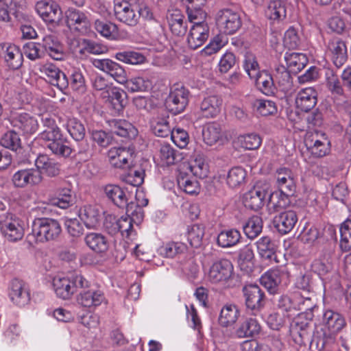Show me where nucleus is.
Wrapping results in <instances>:
<instances>
[{
	"mask_svg": "<svg viewBox=\"0 0 351 351\" xmlns=\"http://www.w3.org/2000/svg\"><path fill=\"white\" fill-rule=\"evenodd\" d=\"M62 233L59 221L51 218H36L32 225V232L26 237V242L31 247L37 244L56 241Z\"/></svg>",
	"mask_w": 351,
	"mask_h": 351,
	"instance_id": "obj_1",
	"label": "nucleus"
},
{
	"mask_svg": "<svg viewBox=\"0 0 351 351\" xmlns=\"http://www.w3.org/2000/svg\"><path fill=\"white\" fill-rule=\"evenodd\" d=\"M144 12H146V18H152V14L147 8L138 10L136 3L125 0L114 1L115 19L128 26H135L138 23L141 15L144 16Z\"/></svg>",
	"mask_w": 351,
	"mask_h": 351,
	"instance_id": "obj_2",
	"label": "nucleus"
},
{
	"mask_svg": "<svg viewBox=\"0 0 351 351\" xmlns=\"http://www.w3.org/2000/svg\"><path fill=\"white\" fill-rule=\"evenodd\" d=\"M304 142L307 151L313 158H323L330 152V141L324 132L317 130L307 132Z\"/></svg>",
	"mask_w": 351,
	"mask_h": 351,
	"instance_id": "obj_3",
	"label": "nucleus"
},
{
	"mask_svg": "<svg viewBox=\"0 0 351 351\" xmlns=\"http://www.w3.org/2000/svg\"><path fill=\"white\" fill-rule=\"evenodd\" d=\"M89 282L82 275H75L72 279L54 278L53 287L56 295L63 300H68L77 291L78 289L88 287Z\"/></svg>",
	"mask_w": 351,
	"mask_h": 351,
	"instance_id": "obj_4",
	"label": "nucleus"
},
{
	"mask_svg": "<svg viewBox=\"0 0 351 351\" xmlns=\"http://www.w3.org/2000/svg\"><path fill=\"white\" fill-rule=\"evenodd\" d=\"M290 276L291 273L287 266H279L265 272L261 278V282L269 291L275 293L280 285L289 283Z\"/></svg>",
	"mask_w": 351,
	"mask_h": 351,
	"instance_id": "obj_5",
	"label": "nucleus"
},
{
	"mask_svg": "<svg viewBox=\"0 0 351 351\" xmlns=\"http://www.w3.org/2000/svg\"><path fill=\"white\" fill-rule=\"evenodd\" d=\"M39 137L44 141H50L48 147L57 156L66 158L73 152L70 141L64 136L61 130L53 131L51 133L41 132Z\"/></svg>",
	"mask_w": 351,
	"mask_h": 351,
	"instance_id": "obj_6",
	"label": "nucleus"
},
{
	"mask_svg": "<svg viewBox=\"0 0 351 351\" xmlns=\"http://www.w3.org/2000/svg\"><path fill=\"white\" fill-rule=\"evenodd\" d=\"M0 230L7 240L15 242L24 236V223L14 215L8 213L0 221Z\"/></svg>",
	"mask_w": 351,
	"mask_h": 351,
	"instance_id": "obj_7",
	"label": "nucleus"
},
{
	"mask_svg": "<svg viewBox=\"0 0 351 351\" xmlns=\"http://www.w3.org/2000/svg\"><path fill=\"white\" fill-rule=\"evenodd\" d=\"M109 163L117 169H126L132 165L135 157L133 147H113L107 153Z\"/></svg>",
	"mask_w": 351,
	"mask_h": 351,
	"instance_id": "obj_8",
	"label": "nucleus"
},
{
	"mask_svg": "<svg viewBox=\"0 0 351 351\" xmlns=\"http://www.w3.org/2000/svg\"><path fill=\"white\" fill-rule=\"evenodd\" d=\"M66 26L81 34H86L90 29V21L88 12L77 8H69L64 13Z\"/></svg>",
	"mask_w": 351,
	"mask_h": 351,
	"instance_id": "obj_9",
	"label": "nucleus"
},
{
	"mask_svg": "<svg viewBox=\"0 0 351 351\" xmlns=\"http://www.w3.org/2000/svg\"><path fill=\"white\" fill-rule=\"evenodd\" d=\"M216 25L221 33L234 34L241 26L239 14L231 9H223L218 12Z\"/></svg>",
	"mask_w": 351,
	"mask_h": 351,
	"instance_id": "obj_10",
	"label": "nucleus"
},
{
	"mask_svg": "<svg viewBox=\"0 0 351 351\" xmlns=\"http://www.w3.org/2000/svg\"><path fill=\"white\" fill-rule=\"evenodd\" d=\"M189 91L182 85L175 84L166 99L167 108L177 114L184 111L189 103Z\"/></svg>",
	"mask_w": 351,
	"mask_h": 351,
	"instance_id": "obj_11",
	"label": "nucleus"
},
{
	"mask_svg": "<svg viewBox=\"0 0 351 351\" xmlns=\"http://www.w3.org/2000/svg\"><path fill=\"white\" fill-rule=\"evenodd\" d=\"M233 271L234 267L231 261L227 258H221L212 264L208 278L212 283H224L230 279Z\"/></svg>",
	"mask_w": 351,
	"mask_h": 351,
	"instance_id": "obj_12",
	"label": "nucleus"
},
{
	"mask_svg": "<svg viewBox=\"0 0 351 351\" xmlns=\"http://www.w3.org/2000/svg\"><path fill=\"white\" fill-rule=\"evenodd\" d=\"M36 10L46 23L58 25L62 19L61 9L53 0L38 1L36 4Z\"/></svg>",
	"mask_w": 351,
	"mask_h": 351,
	"instance_id": "obj_13",
	"label": "nucleus"
},
{
	"mask_svg": "<svg viewBox=\"0 0 351 351\" xmlns=\"http://www.w3.org/2000/svg\"><path fill=\"white\" fill-rule=\"evenodd\" d=\"M43 180L41 172L35 168L21 169L12 176V182L15 187L25 188L38 185Z\"/></svg>",
	"mask_w": 351,
	"mask_h": 351,
	"instance_id": "obj_14",
	"label": "nucleus"
},
{
	"mask_svg": "<svg viewBox=\"0 0 351 351\" xmlns=\"http://www.w3.org/2000/svg\"><path fill=\"white\" fill-rule=\"evenodd\" d=\"M93 66L106 73L112 77L117 83L124 84L126 82L127 73L124 68L117 62L110 59H94Z\"/></svg>",
	"mask_w": 351,
	"mask_h": 351,
	"instance_id": "obj_15",
	"label": "nucleus"
},
{
	"mask_svg": "<svg viewBox=\"0 0 351 351\" xmlns=\"http://www.w3.org/2000/svg\"><path fill=\"white\" fill-rule=\"evenodd\" d=\"M243 295L245 300V304L248 309H250L253 314L259 312L264 306L265 293L256 285H247L243 289Z\"/></svg>",
	"mask_w": 351,
	"mask_h": 351,
	"instance_id": "obj_16",
	"label": "nucleus"
},
{
	"mask_svg": "<svg viewBox=\"0 0 351 351\" xmlns=\"http://www.w3.org/2000/svg\"><path fill=\"white\" fill-rule=\"evenodd\" d=\"M104 192L108 198L117 207L125 208L127 215H134V211L133 210L134 203H128V199L123 189L118 185L108 184L105 186Z\"/></svg>",
	"mask_w": 351,
	"mask_h": 351,
	"instance_id": "obj_17",
	"label": "nucleus"
},
{
	"mask_svg": "<svg viewBox=\"0 0 351 351\" xmlns=\"http://www.w3.org/2000/svg\"><path fill=\"white\" fill-rule=\"evenodd\" d=\"M8 297L14 305L22 307L30 301L29 290L23 280L14 279L8 287Z\"/></svg>",
	"mask_w": 351,
	"mask_h": 351,
	"instance_id": "obj_18",
	"label": "nucleus"
},
{
	"mask_svg": "<svg viewBox=\"0 0 351 351\" xmlns=\"http://www.w3.org/2000/svg\"><path fill=\"white\" fill-rule=\"evenodd\" d=\"M82 290L77 296V302L85 308H95L106 301L104 293L99 289L88 287Z\"/></svg>",
	"mask_w": 351,
	"mask_h": 351,
	"instance_id": "obj_19",
	"label": "nucleus"
},
{
	"mask_svg": "<svg viewBox=\"0 0 351 351\" xmlns=\"http://www.w3.org/2000/svg\"><path fill=\"white\" fill-rule=\"evenodd\" d=\"M39 70L51 85L61 90L68 88L69 82L66 75L56 65L47 62L41 65Z\"/></svg>",
	"mask_w": 351,
	"mask_h": 351,
	"instance_id": "obj_20",
	"label": "nucleus"
},
{
	"mask_svg": "<svg viewBox=\"0 0 351 351\" xmlns=\"http://www.w3.org/2000/svg\"><path fill=\"white\" fill-rule=\"evenodd\" d=\"M267 195V187L257 184L244 194L243 204L246 208L258 210L265 205Z\"/></svg>",
	"mask_w": 351,
	"mask_h": 351,
	"instance_id": "obj_21",
	"label": "nucleus"
},
{
	"mask_svg": "<svg viewBox=\"0 0 351 351\" xmlns=\"http://www.w3.org/2000/svg\"><path fill=\"white\" fill-rule=\"evenodd\" d=\"M327 51L337 68H341L348 60L347 47L338 37H332L327 44Z\"/></svg>",
	"mask_w": 351,
	"mask_h": 351,
	"instance_id": "obj_22",
	"label": "nucleus"
},
{
	"mask_svg": "<svg viewBox=\"0 0 351 351\" xmlns=\"http://www.w3.org/2000/svg\"><path fill=\"white\" fill-rule=\"evenodd\" d=\"M326 85L337 105L343 106L348 104V96L345 93L343 84L332 71L326 74Z\"/></svg>",
	"mask_w": 351,
	"mask_h": 351,
	"instance_id": "obj_23",
	"label": "nucleus"
},
{
	"mask_svg": "<svg viewBox=\"0 0 351 351\" xmlns=\"http://www.w3.org/2000/svg\"><path fill=\"white\" fill-rule=\"evenodd\" d=\"M12 124L13 127L19 129L24 135H32L39 128L37 117L27 112L16 114L13 117Z\"/></svg>",
	"mask_w": 351,
	"mask_h": 351,
	"instance_id": "obj_24",
	"label": "nucleus"
},
{
	"mask_svg": "<svg viewBox=\"0 0 351 351\" xmlns=\"http://www.w3.org/2000/svg\"><path fill=\"white\" fill-rule=\"evenodd\" d=\"M322 324L329 334L332 335H337L346 326L344 317L339 313L330 309L324 311Z\"/></svg>",
	"mask_w": 351,
	"mask_h": 351,
	"instance_id": "obj_25",
	"label": "nucleus"
},
{
	"mask_svg": "<svg viewBox=\"0 0 351 351\" xmlns=\"http://www.w3.org/2000/svg\"><path fill=\"white\" fill-rule=\"evenodd\" d=\"M208 36V25H193L187 36V45L190 49H197L204 44Z\"/></svg>",
	"mask_w": 351,
	"mask_h": 351,
	"instance_id": "obj_26",
	"label": "nucleus"
},
{
	"mask_svg": "<svg viewBox=\"0 0 351 351\" xmlns=\"http://www.w3.org/2000/svg\"><path fill=\"white\" fill-rule=\"evenodd\" d=\"M125 87L130 93L149 92L154 86V78L147 74H141L126 78Z\"/></svg>",
	"mask_w": 351,
	"mask_h": 351,
	"instance_id": "obj_27",
	"label": "nucleus"
},
{
	"mask_svg": "<svg viewBox=\"0 0 351 351\" xmlns=\"http://www.w3.org/2000/svg\"><path fill=\"white\" fill-rule=\"evenodd\" d=\"M317 103V93L313 87H307L301 89L297 94L295 105L298 109L308 112L312 110Z\"/></svg>",
	"mask_w": 351,
	"mask_h": 351,
	"instance_id": "obj_28",
	"label": "nucleus"
},
{
	"mask_svg": "<svg viewBox=\"0 0 351 351\" xmlns=\"http://www.w3.org/2000/svg\"><path fill=\"white\" fill-rule=\"evenodd\" d=\"M298 221L295 211L292 210H285L276 216L274 223L276 228L282 234L290 232Z\"/></svg>",
	"mask_w": 351,
	"mask_h": 351,
	"instance_id": "obj_29",
	"label": "nucleus"
},
{
	"mask_svg": "<svg viewBox=\"0 0 351 351\" xmlns=\"http://www.w3.org/2000/svg\"><path fill=\"white\" fill-rule=\"evenodd\" d=\"M276 184L279 190L294 194L296 189L293 172L287 167H280L276 172Z\"/></svg>",
	"mask_w": 351,
	"mask_h": 351,
	"instance_id": "obj_30",
	"label": "nucleus"
},
{
	"mask_svg": "<svg viewBox=\"0 0 351 351\" xmlns=\"http://www.w3.org/2000/svg\"><path fill=\"white\" fill-rule=\"evenodd\" d=\"M168 25L171 33L176 36H182L187 29V21L179 10H173L167 16Z\"/></svg>",
	"mask_w": 351,
	"mask_h": 351,
	"instance_id": "obj_31",
	"label": "nucleus"
},
{
	"mask_svg": "<svg viewBox=\"0 0 351 351\" xmlns=\"http://www.w3.org/2000/svg\"><path fill=\"white\" fill-rule=\"evenodd\" d=\"M86 245L97 254H104L109 248L108 239L103 234L91 232L87 233L84 238Z\"/></svg>",
	"mask_w": 351,
	"mask_h": 351,
	"instance_id": "obj_32",
	"label": "nucleus"
},
{
	"mask_svg": "<svg viewBox=\"0 0 351 351\" xmlns=\"http://www.w3.org/2000/svg\"><path fill=\"white\" fill-rule=\"evenodd\" d=\"M2 48H5L3 58L7 66L13 70L19 69L23 62V56L20 48L12 44H4Z\"/></svg>",
	"mask_w": 351,
	"mask_h": 351,
	"instance_id": "obj_33",
	"label": "nucleus"
},
{
	"mask_svg": "<svg viewBox=\"0 0 351 351\" xmlns=\"http://www.w3.org/2000/svg\"><path fill=\"white\" fill-rule=\"evenodd\" d=\"M242 236L237 228L223 229L219 232L217 237V244L222 248H230L241 243Z\"/></svg>",
	"mask_w": 351,
	"mask_h": 351,
	"instance_id": "obj_34",
	"label": "nucleus"
},
{
	"mask_svg": "<svg viewBox=\"0 0 351 351\" xmlns=\"http://www.w3.org/2000/svg\"><path fill=\"white\" fill-rule=\"evenodd\" d=\"M261 325L255 318H247L240 322L235 328L234 334L238 338L253 337L261 332Z\"/></svg>",
	"mask_w": 351,
	"mask_h": 351,
	"instance_id": "obj_35",
	"label": "nucleus"
},
{
	"mask_svg": "<svg viewBox=\"0 0 351 351\" xmlns=\"http://www.w3.org/2000/svg\"><path fill=\"white\" fill-rule=\"evenodd\" d=\"M42 41L43 47L51 58L56 60H61L64 58L63 46L56 36L46 35Z\"/></svg>",
	"mask_w": 351,
	"mask_h": 351,
	"instance_id": "obj_36",
	"label": "nucleus"
},
{
	"mask_svg": "<svg viewBox=\"0 0 351 351\" xmlns=\"http://www.w3.org/2000/svg\"><path fill=\"white\" fill-rule=\"evenodd\" d=\"M222 99L217 95L205 97L200 104V110L204 117H215L221 112Z\"/></svg>",
	"mask_w": 351,
	"mask_h": 351,
	"instance_id": "obj_37",
	"label": "nucleus"
},
{
	"mask_svg": "<svg viewBox=\"0 0 351 351\" xmlns=\"http://www.w3.org/2000/svg\"><path fill=\"white\" fill-rule=\"evenodd\" d=\"M79 217L87 228H95L99 226L101 215L95 206L84 205L79 210Z\"/></svg>",
	"mask_w": 351,
	"mask_h": 351,
	"instance_id": "obj_38",
	"label": "nucleus"
},
{
	"mask_svg": "<svg viewBox=\"0 0 351 351\" xmlns=\"http://www.w3.org/2000/svg\"><path fill=\"white\" fill-rule=\"evenodd\" d=\"M182 159L180 153L171 145L164 144L160 146L158 154L159 164L162 167H169L176 164Z\"/></svg>",
	"mask_w": 351,
	"mask_h": 351,
	"instance_id": "obj_39",
	"label": "nucleus"
},
{
	"mask_svg": "<svg viewBox=\"0 0 351 351\" xmlns=\"http://www.w3.org/2000/svg\"><path fill=\"white\" fill-rule=\"evenodd\" d=\"M109 125L112 132L122 137L134 138L138 133L136 128L124 119H113Z\"/></svg>",
	"mask_w": 351,
	"mask_h": 351,
	"instance_id": "obj_40",
	"label": "nucleus"
},
{
	"mask_svg": "<svg viewBox=\"0 0 351 351\" xmlns=\"http://www.w3.org/2000/svg\"><path fill=\"white\" fill-rule=\"evenodd\" d=\"M240 316L238 306L233 304H226L221 309L219 323L221 326L228 327L234 324Z\"/></svg>",
	"mask_w": 351,
	"mask_h": 351,
	"instance_id": "obj_41",
	"label": "nucleus"
},
{
	"mask_svg": "<svg viewBox=\"0 0 351 351\" xmlns=\"http://www.w3.org/2000/svg\"><path fill=\"white\" fill-rule=\"evenodd\" d=\"M293 194H289L284 191L278 190L272 192L268 199L267 207L270 210L278 211L285 208L290 204L289 197Z\"/></svg>",
	"mask_w": 351,
	"mask_h": 351,
	"instance_id": "obj_42",
	"label": "nucleus"
},
{
	"mask_svg": "<svg viewBox=\"0 0 351 351\" xmlns=\"http://www.w3.org/2000/svg\"><path fill=\"white\" fill-rule=\"evenodd\" d=\"M35 165L36 169H38L41 174L45 173L48 176L53 177L59 173L58 164L47 155H39L35 160Z\"/></svg>",
	"mask_w": 351,
	"mask_h": 351,
	"instance_id": "obj_43",
	"label": "nucleus"
},
{
	"mask_svg": "<svg viewBox=\"0 0 351 351\" xmlns=\"http://www.w3.org/2000/svg\"><path fill=\"white\" fill-rule=\"evenodd\" d=\"M255 82L257 88L266 95H271L274 93L275 86L274 80L270 73L267 71L263 70L258 76L252 79Z\"/></svg>",
	"mask_w": 351,
	"mask_h": 351,
	"instance_id": "obj_44",
	"label": "nucleus"
},
{
	"mask_svg": "<svg viewBox=\"0 0 351 351\" xmlns=\"http://www.w3.org/2000/svg\"><path fill=\"white\" fill-rule=\"evenodd\" d=\"M285 60L287 68L293 73L300 71L308 62V58L304 53L296 52H286Z\"/></svg>",
	"mask_w": 351,
	"mask_h": 351,
	"instance_id": "obj_45",
	"label": "nucleus"
},
{
	"mask_svg": "<svg viewBox=\"0 0 351 351\" xmlns=\"http://www.w3.org/2000/svg\"><path fill=\"white\" fill-rule=\"evenodd\" d=\"M266 16L274 22L283 21L287 16L285 3L280 0H273L269 3L265 10Z\"/></svg>",
	"mask_w": 351,
	"mask_h": 351,
	"instance_id": "obj_46",
	"label": "nucleus"
},
{
	"mask_svg": "<svg viewBox=\"0 0 351 351\" xmlns=\"http://www.w3.org/2000/svg\"><path fill=\"white\" fill-rule=\"evenodd\" d=\"M178 187L189 195H197L199 192V182L186 173L180 171L177 176Z\"/></svg>",
	"mask_w": 351,
	"mask_h": 351,
	"instance_id": "obj_47",
	"label": "nucleus"
},
{
	"mask_svg": "<svg viewBox=\"0 0 351 351\" xmlns=\"http://www.w3.org/2000/svg\"><path fill=\"white\" fill-rule=\"evenodd\" d=\"M108 101L115 112H120L123 110L125 103L126 93L120 88L114 86L107 90Z\"/></svg>",
	"mask_w": 351,
	"mask_h": 351,
	"instance_id": "obj_48",
	"label": "nucleus"
},
{
	"mask_svg": "<svg viewBox=\"0 0 351 351\" xmlns=\"http://www.w3.org/2000/svg\"><path fill=\"white\" fill-rule=\"evenodd\" d=\"M257 251L262 258L271 260L276 256V246L270 237L265 236L256 242Z\"/></svg>",
	"mask_w": 351,
	"mask_h": 351,
	"instance_id": "obj_49",
	"label": "nucleus"
},
{
	"mask_svg": "<svg viewBox=\"0 0 351 351\" xmlns=\"http://www.w3.org/2000/svg\"><path fill=\"white\" fill-rule=\"evenodd\" d=\"M252 108L254 112L263 117L273 115L278 110L274 101L265 99H256L252 103Z\"/></svg>",
	"mask_w": 351,
	"mask_h": 351,
	"instance_id": "obj_50",
	"label": "nucleus"
},
{
	"mask_svg": "<svg viewBox=\"0 0 351 351\" xmlns=\"http://www.w3.org/2000/svg\"><path fill=\"white\" fill-rule=\"evenodd\" d=\"M262 218L257 215L250 217L243 225V230L246 237L250 239L256 238L263 230Z\"/></svg>",
	"mask_w": 351,
	"mask_h": 351,
	"instance_id": "obj_51",
	"label": "nucleus"
},
{
	"mask_svg": "<svg viewBox=\"0 0 351 351\" xmlns=\"http://www.w3.org/2000/svg\"><path fill=\"white\" fill-rule=\"evenodd\" d=\"M95 28L99 34L109 40H115L119 37L118 27L113 23L96 20Z\"/></svg>",
	"mask_w": 351,
	"mask_h": 351,
	"instance_id": "obj_52",
	"label": "nucleus"
},
{
	"mask_svg": "<svg viewBox=\"0 0 351 351\" xmlns=\"http://www.w3.org/2000/svg\"><path fill=\"white\" fill-rule=\"evenodd\" d=\"M203 140L209 146L215 145L221 138V127L213 122L207 124L202 132Z\"/></svg>",
	"mask_w": 351,
	"mask_h": 351,
	"instance_id": "obj_53",
	"label": "nucleus"
},
{
	"mask_svg": "<svg viewBox=\"0 0 351 351\" xmlns=\"http://www.w3.org/2000/svg\"><path fill=\"white\" fill-rule=\"evenodd\" d=\"M204 234L205 226L203 224L195 223L187 228V239L193 247L197 248L202 245Z\"/></svg>",
	"mask_w": 351,
	"mask_h": 351,
	"instance_id": "obj_54",
	"label": "nucleus"
},
{
	"mask_svg": "<svg viewBox=\"0 0 351 351\" xmlns=\"http://www.w3.org/2000/svg\"><path fill=\"white\" fill-rule=\"evenodd\" d=\"M188 169L194 176L200 179L206 178L209 173L208 165L201 156H197L192 160L188 165Z\"/></svg>",
	"mask_w": 351,
	"mask_h": 351,
	"instance_id": "obj_55",
	"label": "nucleus"
},
{
	"mask_svg": "<svg viewBox=\"0 0 351 351\" xmlns=\"http://www.w3.org/2000/svg\"><path fill=\"white\" fill-rule=\"evenodd\" d=\"M243 67L250 78L252 80L262 71L257 61L256 56L252 52L247 51L244 55Z\"/></svg>",
	"mask_w": 351,
	"mask_h": 351,
	"instance_id": "obj_56",
	"label": "nucleus"
},
{
	"mask_svg": "<svg viewBox=\"0 0 351 351\" xmlns=\"http://www.w3.org/2000/svg\"><path fill=\"white\" fill-rule=\"evenodd\" d=\"M237 142L245 149L254 150L260 147L262 138L256 133H249L239 135L237 138Z\"/></svg>",
	"mask_w": 351,
	"mask_h": 351,
	"instance_id": "obj_57",
	"label": "nucleus"
},
{
	"mask_svg": "<svg viewBox=\"0 0 351 351\" xmlns=\"http://www.w3.org/2000/svg\"><path fill=\"white\" fill-rule=\"evenodd\" d=\"M247 173L243 167H232L228 173L226 182L231 188H236L244 183Z\"/></svg>",
	"mask_w": 351,
	"mask_h": 351,
	"instance_id": "obj_58",
	"label": "nucleus"
},
{
	"mask_svg": "<svg viewBox=\"0 0 351 351\" xmlns=\"http://www.w3.org/2000/svg\"><path fill=\"white\" fill-rule=\"evenodd\" d=\"M114 58L119 61L130 64H142L146 60L142 53L134 51L117 52L114 55Z\"/></svg>",
	"mask_w": 351,
	"mask_h": 351,
	"instance_id": "obj_59",
	"label": "nucleus"
},
{
	"mask_svg": "<svg viewBox=\"0 0 351 351\" xmlns=\"http://www.w3.org/2000/svg\"><path fill=\"white\" fill-rule=\"evenodd\" d=\"M340 243L342 251L348 252L351 250V219H347L340 226Z\"/></svg>",
	"mask_w": 351,
	"mask_h": 351,
	"instance_id": "obj_60",
	"label": "nucleus"
},
{
	"mask_svg": "<svg viewBox=\"0 0 351 351\" xmlns=\"http://www.w3.org/2000/svg\"><path fill=\"white\" fill-rule=\"evenodd\" d=\"M254 258L252 249L249 246H245L239 252L238 264L241 270L248 273L252 271L253 263L252 262Z\"/></svg>",
	"mask_w": 351,
	"mask_h": 351,
	"instance_id": "obj_61",
	"label": "nucleus"
},
{
	"mask_svg": "<svg viewBox=\"0 0 351 351\" xmlns=\"http://www.w3.org/2000/svg\"><path fill=\"white\" fill-rule=\"evenodd\" d=\"M128 172L123 176V180L132 186H139L144 182L145 171L141 168L136 169L130 166Z\"/></svg>",
	"mask_w": 351,
	"mask_h": 351,
	"instance_id": "obj_62",
	"label": "nucleus"
},
{
	"mask_svg": "<svg viewBox=\"0 0 351 351\" xmlns=\"http://www.w3.org/2000/svg\"><path fill=\"white\" fill-rule=\"evenodd\" d=\"M1 145L12 151L21 148V141L19 135L14 130L8 131L1 138Z\"/></svg>",
	"mask_w": 351,
	"mask_h": 351,
	"instance_id": "obj_63",
	"label": "nucleus"
},
{
	"mask_svg": "<svg viewBox=\"0 0 351 351\" xmlns=\"http://www.w3.org/2000/svg\"><path fill=\"white\" fill-rule=\"evenodd\" d=\"M66 129L71 137L75 141H81L85 136L84 125L75 118L68 120Z\"/></svg>",
	"mask_w": 351,
	"mask_h": 351,
	"instance_id": "obj_64",
	"label": "nucleus"
}]
</instances>
